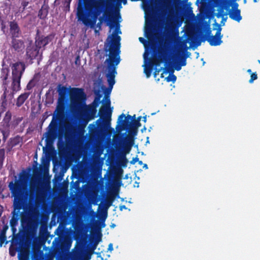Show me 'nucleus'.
Returning <instances> with one entry per match:
<instances>
[{
    "mask_svg": "<svg viewBox=\"0 0 260 260\" xmlns=\"http://www.w3.org/2000/svg\"><path fill=\"white\" fill-rule=\"evenodd\" d=\"M57 92L59 97L57 101L58 107L63 108L68 101V95H70L71 103L75 108L82 106L86 99V95L84 89L81 88H71L69 90L67 87L59 84L57 85Z\"/></svg>",
    "mask_w": 260,
    "mask_h": 260,
    "instance_id": "obj_2",
    "label": "nucleus"
},
{
    "mask_svg": "<svg viewBox=\"0 0 260 260\" xmlns=\"http://www.w3.org/2000/svg\"><path fill=\"white\" fill-rule=\"evenodd\" d=\"M101 95L100 94H99L95 98V99L94 100V102L93 103L94 107H98L99 105V104L100 103V99H101Z\"/></svg>",
    "mask_w": 260,
    "mask_h": 260,
    "instance_id": "obj_38",
    "label": "nucleus"
},
{
    "mask_svg": "<svg viewBox=\"0 0 260 260\" xmlns=\"http://www.w3.org/2000/svg\"><path fill=\"white\" fill-rule=\"evenodd\" d=\"M182 54L178 53V54L181 56H187V58L189 57L190 53L187 51V50H181Z\"/></svg>",
    "mask_w": 260,
    "mask_h": 260,
    "instance_id": "obj_45",
    "label": "nucleus"
},
{
    "mask_svg": "<svg viewBox=\"0 0 260 260\" xmlns=\"http://www.w3.org/2000/svg\"><path fill=\"white\" fill-rule=\"evenodd\" d=\"M40 189H41V188L39 187V186L38 185H37V186H36V190H37V191L38 192L39 191H40Z\"/></svg>",
    "mask_w": 260,
    "mask_h": 260,
    "instance_id": "obj_59",
    "label": "nucleus"
},
{
    "mask_svg": "<svg viewBox=\"0 0 260 260\" xmlns=\"http://www.w3.org/2000/svg\"><path fill=\"white\" fill-rule=\"evenodd\" d=\"M113 249L112 244H110L108 246V250H112Z\"/></svg>",
    "mask_w": 260,
    "mask_h": 260,
    "instance_id": "obj_55",
    "label": "nucleus"
},
{
    "mask_svg": "<svg viewBox=\"0 0 260 260\" xmlns=\"http://www.w3.org/2000/svg\"><path fill=\"white\" fill-rule=\"evenodd\" d=\"M4 234V235H6V231L5 229H3V230L2 231L1 233V234Z\"/></svg>",
    "mask_w": 260,
    "mask_h": 260,
    "instance_id": "obj_58",
    "label": "nucleus"
},
{
    "mask_svg": "<svg viewBox=\"0 0 260 260\" xmlns=\"http://www.w3.org/2000/svg\"><path fill=\"white\" fill-rule=\"evenodd\" d=\"M3 212V207L0 205V217L2 216Z\"/></svg>",
    "mask_w": 260,
    "mask_h": 260,
    "instance_id": "obj_56",
    "label": "nucleus"
},
{
    "mask_svg": "<svg viewBox=\"0 0 260 260\" xmlns=\"http://www.w3.org/2000/svg\"><path fill=\"white\" fill-rule=\"evenodd\" d=\"M12 114L10 111H8L4 117L3 121L5 123L8 124L11 120Z\"/></svg>",
    "mask_w": 260,
    "mask_h": 260,
    "instance_id": "obj_27",
    "label": "nucleus"
},
{
    "mask_svg": "<svg viewBox=\"0 0 260 260\" xmlns=\"http://www.w3.org/2000/svg\"><path fill=\"white\" fill-rule=\"evenodd\" d=\"M226 18H223L221 21V24H222V25H224V21H226Z\"/></svg>",
    "mask_w": 260,
    "mask_h": 260,
    "instance_id": "obj_57",
    "label": "nucleus"
},
{
    "mask_svg": "<svg viewBox=\"0 0 260 260\" xmlns=\"http://www.w3.org/2000/svg\"><path fill=\"white\" fill-rule=\"evenodd\" d=\"M49 6L47 5L43 4L41 9L39 11L38 16L40 19L45 20L49 12Z\"/></svg>",
    "mask_w": 260,
    "mask_h": 260,
    "instance_id": "obj_20",
    "label": "nucleus"
},
{
    "mask_svg": "<svg viewBox=\"0 0 260 260\" xmlns=\"http://www.w3.org/2000/svg\"><path fill=\"white\" fill-rule=\"evenodd\" d=\"M27 201L14 199L13 210L12 212V218L10 221V224L12 229H15L18 224L20 217L23 214L20 210L24 209Z\"/></svg>",
    "mask_w": 260,
    "mask_h": 260,
    "instance_id": "obj_8",
    "label": "nucleus"
},
{
    "mask_svg": "<svg viewBox=\"0 0 260 260\" xmlns=\"http://www.w3.org/2000/svg\"><path fill=\"white\" fill-rule=\"evenodd\" d=\"M72 0H65L64 2V11H69L70 8V3Z\"/></svg>",
    "mask_w": 260,
    "mask_h": 260,
    "instance_id": "obj_36",
    "label": "nucleus"
},
{
    "mask_svg": "<svg viewBox=\"0 0 260 260\" xmlns=\"http://www.w3.org/2000/svg\"><path fill=\"white\" fill-rule=\"evenodd\" d=\"M124 143V150L126 153H128L134 143V139L132 136H127L125 139Z\"/></svg>",
    "mask_w": 260,
    "mask_h": 260,
    "instance_id": "obj_23",
    "label": "nucleus"
},
{
    "mask_svg": "<svg viewBox=\"0 0 260 260\" xmlns=\"http://www.w3.org/2000/svg\"><path fill=\"white\" fill-rule=\"evenodd\" d=\"M215 24L218 26L215 36H210L211 31L210 29L208 30L207 31L208 37L206 39V40L209 43L211 46H218L220 45L222 42L221 41L222 35L221 34V28L217 23L215 22Z\"/></svg>",
    "mask_w": 260,
    "mask_h": 260,
    "instance_id": "obj_11",
    "label": "nucleus"
},
{
    "mask_svg": "<svg viewBox=\"0 0 260 260\" xmlns=\"http://www.w3.org/2000/svg\"><path fill=\"white\" fill-rule=\"evenodd\" d=\"M114 201L113 197H109L107 198L106 200V206L107 208H109L110 206L112 205V204Z\"/></svg>",
    "mask_w": 260,
    "mask_h": 260,
    "instance_id": "obj_34",
    "label": "nucleus"
},
{
    "mask_svg": "<svg viewBox=\"0 0 260 260\" xmlns=\"http://www.w3.org/2000/svg\"><path fill=\"white\" fill-rule=\"evenodd\" d=\"M40 48L38 46H29L26 48V54L27 57L30 59H34L36 58L39 54Z\"/></svg>",
    "mask_w": 260,
    "mask_h": 260,
    "instance_id": "obj_16",
    "label": "nucleus"
},
{
    "mask_svg": "<svg viewBox=\"0 0 260 260\" xmlns=\"http://www.w3.org/2000/svg\"><path fill=\"white\" fill-rule=\"evenodd\" d=\"M28 4H29L28 1H23L21 2V6L23 7V10L25 9L26 7L28 6Z\"/></svg>",
    "mask_w": 260,
    "mask_h": 260,
    "instance_id": "obj_49",
    "label": "nucleus"
},
{
    "mask_svg": "<svg viewBox=\"0 0 260 260\" xmlns=\"http://www.w3.org/2000/svg\"><path fill=\"white\" fill-rule=\"evenodd\" d=\"M10 254L11 256H14L15 255V253L10 250Z\"/></svg>",
    "mask_w": 260,
    "mask_h": 260,
    "instance_id": "obj_61",
    "label": "nucleus"
},
{
    "mask_svg": "<svg viewBox=\"0 0 260 260\" xmlns=\"http://www.w3.org/2000/svg\"><path fill=\"white\" fill-rule=\"evenodd\" d=\"M177 57L178 61L182 66H185L186 65V59L187 58V56H181L177 54Z\"/></svg>",
    "mask_w": 260,
    "mask_h": 260,
    "instance_id": "obj_24",
    "label": "nucleus"
},
{
    "mask_svg": "<svg viewBox=\"0 0 260 260\" xmlns=\"http://www.w3.org/2000/svg\"><path fill=\"white\" fill-rule=\"evenodd\" d=\"M102 234L101 233H100L99 234V236H97V238H96V241L95 242V244H94V248L93 249H94L96 246V245L98 244V243L101 241L102 240Z\"/></svg>",
    "mask_w": 260,
    "mask_h": 260,
    "instance_id": "obj_48",
    "label": "nucleus"
},
{
    "mask_svg": "<svg viewBox=\"0 0 260 260\" xmlns=\"http://www.w3.org/2000/svg\"><path fill=\"white\" fill-rule=\"evenodd\" d=\"M154 68L150 66L149 64L144 68V73L147 78L150 77L152 72Z\"/></svg>",
    "mask_w": 260,
    "mask_h": 260,
    "instance_id": "obj_26",
    "label": "nucleus"
},
{
    "mask_svg": "<svg viewBox=\"0 0 260 260\" xmlns=\"http://www.w3.org/2000/svg\"><path fill=\"white\" fill-rule=\"evenodd\" d=\"M91 0H79L77 9H84L86 12L91 13V18L97 21L99 16L102 13L105 20L107 22V25L111 28L116 26V30H119V24L113 18L110 12L107 11L108 7L107 3L105 0H98L90 3Z\"/></svg>",
    "mask_w": 260,
    "mask_h": 260,
    "instance_id": "obj_1",
    "label": "nucleus"
},
{
    "mask_svg": "<svg viewBox=\"0 0 260 260\" xmlns=\"http://www.w3.org/2000/svg\"><path fill=\"white\" fill-rule=\"evenodd\" d=\"M163 62V58L162 56L159 55L158 56L155 55L150 59L149 64L152 66L153 68L155 67L156 68L159 66L161 63Z\"/></svg>",
    "mask_w": 260,
    "mask_h": 260,
    "instance_id": "obj_19",
    "label": "nucleus"
},
{
    "mask_svg": "<svg viewBox=\"0 0 260 260\" xmlns=\"http://www.w3.org/2000/svg\"><path fill=\"white\" fill-rule=\"evenodd\" d=\"M142 1V5L144 8H148L149 7V0H141Z\"/></svg>",
    "mask_w": 260,
    "mask_h": 260,
    "instance_id": "obj_43",
    "label": "nucleus"
},
{
    "mask_svg": "<svg viewBox=\"0 0 260 260\" xmlns=\"http://www.w3.org/2000/svg\"><path fill=\"white\" fill-rule=\"evenodd\" d=\"M89 112H90V115H89L90 118L93 119L94 117V115H95L96 112V107H94V106L91 107L89 109Z\"/></svg>",
    "mask_w": 260,
    "mask_h": 260,
    "instance_id": "obj_33",
    "label": "nucleus"
},
{
    "mask_svg": "<svg viewBox=\"0 0 260 260\" xmlns=\"http://www.w3.org/2000/svg\"><path fill=\"white\" fill-rule=\"evenodd\" d=\"M143 121H144V122H146V120H147V117H146V115H145V116H143Z\"/></svg>",
    "mask_w": 260,
    "mask_h": 260,
    "instance_id": "obj_60",
    "label": "nucleus"
},
{
    "mask_svg": "<svg viewBox=\"0 0 260 260\" xmlns=\"http://www.w3.org/2000/svg\"><path fill=\"white\" fill-rule=\"evenodd\" d=\"M31 174L23 171L19 175V179L11 181L8 187L14 199L27 201L31 197V191L28 188Z\"/></svg>",
    "mask_w": 260,
    "mask_h": 260,
    "instance_id": "obj_4",
    "label": "nucleus"
},
{
    "mask_svg": "<svg viewBox=\"0 0 260 260\" xmlns=\"http://www.w3.org/2000/svg\"><path fill=\"white\" fill-rule=\"evenodd\" d=\"M127 208L125 205H120L119 206V209L120 211H122L123 209H126Z\"/></svg>",
    "mask_w": 260,
    "mask_h": 260,
    "instance_id": "obj_53",
    "label": "nucleus"
},
{
    "mask_svg": "<svg viewBox=\"0 0 260 260\" xmlns=\"http://www.w3.org/2000/svg\"><path fill=\"white\" fill-rule=\"evenodd\" d=\"M146 37L148 39H150V37H152L153 34V29L151 27H146Z\"/></svg>",
    "mask_w": 260,
    "mask_h": 260,
    "instance_id": "obj_35",
    "label": "nucleus"
},
{
    "mask_svg": "<svg viewBox=\"0 0 260 260\" xmlns=\"http://www.w3.org/2000/svg\"><path fill=\"white\" fill-rule=\"evenodd\" d=\"M129 127V132H130V135H129L128 136H132L133 138H134V136H136L137 134V132H138V128H134V127Z\"/></svg>",
    "mask_w": 260,
    "mask_h": 260,
    "instance_id": "obj_37",
    "label": "nucleus"
},
{
    "mask_svg": "<svg viewBox=\"0 0 260 260\" xmlns=\"http://www.w3.org/2000/svg\"><path fill=\"white\" fill-rule=\"evenodd\" d=\"M10 70L8 68H3L1 71L0 78L2 82V84L4 86L5 90H7L9 81L8 80L9 76Z\"/></svg>",
    "mask_w": 260,
    "mask_h": 260,
    "instance_id": "obj_17",
    "label": "nucleus"
},
{
    "mask_svg": "<svg viewBox=\"0 0 260 260\" xmlns=\"http://www.w3.org/2000/svg\"><path fill=\"white\" fill-rule=\"evenodd\" d=\"M139 39V41L142 43H144L146 41L144 38H141V37H140Z\"/></svg>",
    "mask_w": 260,
    "mask_h": 260,
    "instance_id": "obj_54",
    "label": "nucleus"
},
{
    "mask_svg": "<svg viewBox=\"0 0 260 260\" xmlns=\"http://www.w3.org/2000/svg\"><path fill=\"white\" fill-rule=\"evenodd\" d=\"M120 37L116 35L113 36L111 43L108 51L109 52V57L106 60L108 65V73L106 75L109 87L112 89L114 85L115 75L117 74L116 67L119 63L120 59L119 55L120 52ZM107 51V50H106Z\"/></svg>",
    "mask_w": 260,
    "mask_h": 260,
    "instance_id": "obj_3",
    "label": "nucleus"
},
{
    "mask_svg": "<svg viewBox=\"0 0 260 260\" xmlns=\"http://www.w3.org/2000/svg\"><path fill=\"white\" fill-rule=\"evenodd\" d=\"M29 95V92H24L19 95L16 99V106L18 107H21L24 104L25 101L28 99Z\"/></svg>",
    "mask_w": 260,
    "mask_h": 260,
    "instance_id": "obj_21",
    "label": "nucleus"
},
{
    "mask_svg": "<svg viewBox=\"0 0 260 260\" xmlns=\"http://www.w3.org/2000/svg\"><path fill=\"white\" fill-rule=\"evenodd\" d=\"M182 66L180 64V63L177 61L174 63V69L177 71L181 70V67Z\"/></svg>",
    "mask_w": 260,
    "mask_h": 260,
    "instance_id": "obj_42",
    "label": "nucleus"
},
{
    "mask_svg": "<svg viewBox=\"0 0 260 260\" xmlns=\"http://www.w3.org/2000/svg\"><path fill=\"white\" fill-rule=\"evenodd\" d=\"M63 110L58 108L56 115L53 117L52 121L47 128L48 130L45 133V141L47 145L51 144L57 137L59 123L63 120Z\"/></svg>",
    "mask_w": 260,
    "mask_h": 260,
    "instance_id": "obj_6",
    "label": "nucleus"
},
{
    "mask_svg": "<svg viewBox=\"0 0 260 260\" xmlns=\"http://www.w3.org/2000/svg\"><path fill=\"white\" fill-rule=\"evenodd\" d=\"M12 70L11 88L13 92L21 90V79L25 72L26 66L24 62L17 61L11 66Z\"/></svg>",
    "mask_w": 260,
    "mask_h": 260,
    "instance_id": "obj_7",
    "label": "nucleus"
},
{
    "mask_svg": "<svg viewBox=\"0 0 260 260\" xmlns=\"http://www.w3.org/2000/svg\"><path fill=\"white\" fill-rule=\"evenodd\" d=\"M105 108H101L99 110V115L100 118L96 121V125H89V132L93 134H97L99 132L104 131L105 126H109L110 124L111 111H108L110 106V100L107 99Z\"/></svg>",
    "mask_w": 260,
    "mask_h": 260,
    "instance_id": "obj_5",
    "label": "nucleus"
},
{
    "mask_svg": "<svg viewBox=\"0 0 260 260\" xmlns=\"http://www.w3.org/2000/svg\"><path fill=\"white\" fill-rule=\"evenodd\" d=\"M117 122L118 125L117 126L121 124V130L128 128V127L138 128L141 125L140 122H139V120H136L135 115L133 116L128 115L125 117L124 114H122L119 116Z\"/></svg>",
    "mask_w": 260,
    "mask_h": 260,
    "instance_id": "obj_9",
    "label": "nucleus"
},
{
    "mask_svg": "<svg viewBox=\"0 0 260 260\" xmlns=\"http://www.w3.org/2000/svg\"><path fill=\"white\" fill-rule=\"evenodd\" d=\"M143 168H145L146 169H148V166L147 164H145L143 166Z\"/></svg>",
    "mask_w": 260,
    "mask_h": 260,
    "instance_id": "obj_62",
    "label": "nucleus"
},
{
    "mask_svg": "<svg viewBox=\"0 0 260 260\" xmlns=\"http://www.w3.org/2000/svg\"><path fill=\"white\" fill-rule=\"evenodd\" d=\"M257 79V75L256 72L251 74L250 79L249 80L250 83H253V81Z\"/></svg>",
    "mask_w": 260,
    "mask_h": 260,
    "instance_id": "obj_40",
    "label": "nucleus"
},
{
    "mask_svg": "<svg viewBox=\"0 0 260 260\" xmlns=\"http://www.w3.org/2000/svg\"><path fill=\"white\" fill-rule=\"evenodd\" d=\"M54 38V35L50 34L47 36L41 35L40 34L39 30L38 29L35 37V45L40 49L48 45Z\"/></svg>",
    "mask_w": 260,
    "mask_h": 260,
    "instance_id": "obj_12",
    "label": "nucleus"
},
{
    "mask_svg": "<svg viewBox=\"0 0 260 260\" xmlns=\"http://www.w3.org/2000/svg\"><path fill=\"white\" fill-rule=\"evenodd\" d=\"M0 27L1 30L5 33V29L6 28V22L2 18V17L0 16Z\"/></svg>",
    "mask_w": 260,
    "mask_h": 260,
    "instance_id": "obj_31",
    "label": "nucleus"
},
{
    "mask_svg": "<svg viewBox=\"0 0 260 260\" xmlns=\"http://www.w3.org/2000/svg\"><path fill=\"white\" fill-rule=\"evenodd\" d=\"M9 31L11 38H19L22 35L21 29L18 23L15 20L9 22Z\"/></svg>",
    "mask_w": 260,
    "mask_h": 260,
    "instance_id": "obj_13",
    "label": "nucleus"
},
{
    "mask_svg": "<svg viewBox=\"0 0 260 260\" xmlns=\"http://www.w3.org/2000/svg\"><path fill=\"white\" fill-rule=\"evenodd\" d=\"M138 161H139V158L136 156V157L133 158L130 162L131 164L134 165Z\"/></svg>",
    "mask_w": 260,
    "mask_h": 260,
    "instance_id": "obj_51",
    "label": "nucleus"
},
{
    "mask_svg": "<svg viewBox=\"0 0 260 260\" xmlns=\"http://www.w3.org/2000/svg\"><path fill=\"white\" fill-rule=\"evenodd\" d=\"M36 86V83L34 79L30 80L26 85V89L28 90H31Z\"/></svg>",
    "mask_w": 260,
    "mask_h": 260,
    "instance_id": "obj_32",
    "label": "nucleus"
},
{
    "mask_svg": "<svg viewBox=\"0 0 260 260\" xmlns=\"http://www.w3.org/2000/svg\"><path fill=\"white\" fill-rule=\"evenodd\" d=\"M6 240V235H4V234H0V246H2V244L5 242Z\"/></svg>",
    "mask_w": 260,
    "mask_h": 260,
    "instance_id": "obj_44",
    "label": "nucleus"
},
{
    "mask_svg": "<svg viewBox=\"0 0 260 260\" xmlns=\"http://www.w3.org/2000/svg\"><path fill=\"white\" fill-rule=\"evenodd\" d=\"M206 40V38L205 37H203L202 40H198L196 42H194L193 45L192 46V48H196L199 46L201 45V41L205 42Z\"/></svg>",
    "mask_w": 260,
    "mask_h": 260,
    "instance_id": "obj_39",
    "label": "nucleus"
},
{
    "mask_svg": "<svg viewBox=\"0 0 260 260\" xmlns=\"http://www.w3.org/2000/svg\"><path fill=\"white\" fill-rule=\"evenodd\" d=\"M23 138L19 135H17L14 137L11 138L8 142L7 146V150L8 151H10L11 149L15 146L22 143Z\"/></svg>",
    "mask_w": 260,
    "mask_h": 260,
    "instance_id": "obj_15",
    "label": "nucleus"
},
{
    "mask_svg": "<svg viewBox=\"0 0 260 260\" xmlns=\"http://www.w3.org/2000/svg\"><path fill=\"white\" fill-rule=\"evenodd\" d=\"M163 73L167 74L169 73V74H173L174 72V68H172L171 67H166L164 68H162Z\"/></svg>",
    "mask_w": 260,
    "mask_h": 260,
    "instance_id": "obj_29",
    "label": "nucleus"
},
{
    "mask_svg": "<svg viewBox=\"0 0 260 260\" xmlns=\"http://www.w3.org/2000/svg\"><path fill=\"white\" fill-rule=\"evenodd\" d=\"M33 173L35 175H38L40 174V171L37 166H36L35 168H34Z\"/></svg>",
    "mask_w": 260,
    "mask_h": 260,
    "instance_id": "obj_50",
    "label": "nucleus"
},
{
    "mask_svg": "<svg viewBox=\"0 0 260 260\" xmlns=\"http://www.w3.org/2000/svg\"><path fill=\"white\" fill-rule=\"evenodd\" d=\"M5 158V150L4 148L0 149V170L3 168L4 161Z\"/></svg>",
    "mask_w": 260,
    "mask_h": 260,
    "instance_id": "obj_25",
    "label": "nucleus"
},
{
    "mask_svg": "<svg viewBox=\"0 0 260 260\" xmlns=\"http://www.w3.org/2000/svg\"><path fill=\"white\" fill-rule=\"evenodd\" d=\"M103 20H104V17H101L99 18L100 22H99V23H98V26H100V27L101 26V24H102V22H103Z\"/></svg>",
    "mask_w": 260,
    "mask_h": 260,
    "instance_id": "obj_52",
    "label": "nucleus"
},
{
    "mask_svg": "<svg viewBox=\"0 0 260 260\" xmlns=\"http://www.w3.org/2000/svg\"><path fill=\"white\" fill-rule=\"evenodd\" d=\"M76 16L78 20L81 21L85 26H90L92 27L96 24V21L90 18L91 13L86 12L84 9H77Z\"/></svg>",
    "mask_w": 260,
    "mask_h": 260,
    "instance_id": "obj_10",
    "label": "nucleus"
},
{
    "mask_svg": "<svg viewBox=\"0 0 260 260\" xmlns=\"http://www.w3.org/2000/svg\"><path fill=\"white\" fill-rule=\"evenodd\" d=\"M64 136L66 138L71 137L75 132V128L73 124L71 123H66L64 126Z\"/></svg>",
    "mask_w": 260,
    "mask_h": 260,
    "instance_id": "obj_18",
    "label": "nucleus"
},
{
    "mask_svg": "<svg viewBox=\"0 0 260 260\" xmlns=\"http://www.w3.org/2000/svg\"><path fill=\"white\" fill-rule=\"evenodd\" d=\"M187 41L186 39H184L181 41L179 43V47L181 49H183V50H187L188 47L187 46Z\"/></svg>",
    "mask_w": 260,
    "mask_h": 260,
    "instance_id": "obj_28",
    "label": "nucleus"
},
{
    "mask_svg": "<svg viewBox=\"0 0 260 260\" xmlns=\"http://www.w3.org/2000/svg\"><path fill=\"white\" fill-rule=\"evenodd\" d=\"M167 82H172L174 83L177 80V77L174 74H169V75L166 78Z\"/></svg>",
    "mask_w": 260,
    "mask_h": 260,
    "instance_id": "obj_30",
    "label": "nucleus"
},
{
    "mask_svg": "<svg viewBox=\"0 0 260 260\" xmlns=\"http://www.w3.org/2000/svg\"><path fill=\"white\" fill-rule=\"evenodd\" d=\"M229 15L230 18L237 22H240L242 19V16L240 14V10L238 8L230 11Z\"/></svg>",
    "mask_w": 260,
    "mask_h": 260,
    "instance_id": "obj_22",
    "label": "nucleus"
},
{
    "mask_svg": "<svg viewBox=\"0 0 260 260\" xmlns=\"http://www.w3.org/2000/svg\"><path fill=\"white\" fill-rule=\"evenodd\" d=\"M154 69L155 70V71L154 72L153 75H154V77L155 78L156 77V76L157 75H158L159 73L161 70H162V68H161L160 69H157L156 68H155V69L154 68Z\"/></svg>",
    "mask_w": 260,
    "mask_h": 260,
    "instance_id": "obj_47",
    "label": "nucleus"
},
{
    "mask_svg": "<svg viewBox=\"0 0 260 260\" xmlns=\"http://www.w3.org/2000/svg\"><path fill=\"white\" fill-rule=\"evenodd\" d=\"M122 2L123 3V5H125L127 3V1L126 0H122Z\"/></svg>",
    "mask_w": 260,
    "mask_h": 260,
    "instance_id": "obj_64",
    "label": "nucleus"
},
{
    "mask_svg": "<svg viewBox=\"0 0 260 260\" xmlns=\"http://www.w3.org/2000/svg\"><path fill=\"white\" fill-rule=\"evenodd\" d=\"M18 38L11 39V48L16 52H22L25 48L24 42L22 39H18Z\"/></svg>",
    "mask_w": 260,
    "mask_h": 260,
    "instance_id": "obj_14",
    "label": "nucleus"
},
{
    "mask_svg": "<svg viewBox=\"0 0 260 260\" xmlns=\"http://www.w3.org/2000/svg\"><path fill=\"white\" fill-rule=\"evenodd\" d=\"M106 1V3H107V5L108 6L110 5V4H111V3H119L120 4L121 2V0H105Z\"/></svg>",
    "mask_w": 260,
    "mask_h": 260,
    "instance_id": "obj_46",
    "label": "nucleus"
},
{
    "mask_svg": "<svg viewBox=\"0 0 260 260\" xmlns=\"http://www.w3.org/2000/svg\"><path fill=\"white\" fill-rule=\"evenodd\" d=\"M1 131L2 133V135H3V139L4 141H6V140H7V138L8 137L9 135V132L8 131H6L5 130H1Z\"/></svg>",
    "mask_w": 260,
    "mask_h": 260,
    "instance_id": "obj_41",
    "label": "nucleus"
},
{
    "mask_svg": "<svg viewBox=\"0 0 260 260\" xmlns=\"http://www.w3.org/2000/svg\"><path fill=\"white\" fill-rule=\"evenodd\" d=\"M141 118L142 117L141 116H139L137 119H136V120H139V121L140 122L141 119Z\"/></svg>",
    "mask_w": 260,
    "mask_h": 260,
    "instance_id": "obj_63",
    "label": "nucleus"
}]
</instances>
